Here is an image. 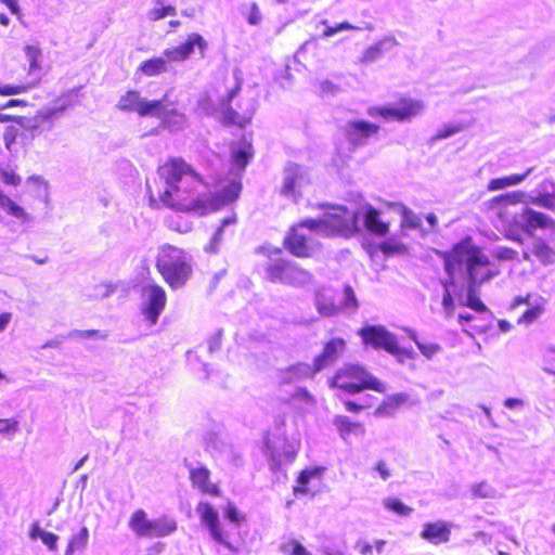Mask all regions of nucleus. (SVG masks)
Here are the masks:
<instances>
[{
  "label": "nucleus",
  "instance_id": "f3484780",
  "mask_svg": "<svg viewBox=\"0 0 555 555\" xmlns=\"http://www.w3.org/2000/svg\"><path fill=\"white\" fill-rule=\"evenodd\" d=\"M197 513L199 519L205 524L209 530L211 538L219 544L224 545L231 551H236V547L232 545L229 533L220 522L218 513L215 511L212 505L208 502H199L197 505Z\"/></svg>",
  "mask_w": 555,
  "mask_h": 555
},
{
  "label": "nucleus",
  "instance_id": "393cba45",
  "mask_svg": "<svg viewBox=\"0 0 555 555\" xmlns=\"http://www.w3.org/2000/svg\"><path fill=\"white\" fill-rule=\"evenodd\" d=\"M230 152L233 165L241 171H244L254 157L251 134L243 135L240 143H233Z\"/></svg>",
  "mask_w": 555,
  "mask_h": 555
},
{
  "label": "nucleus",
  "instance_id": "603ef678",
  "mask_svg": "<svg viewBox=\"0 0 555 555\" xmlns=\"http://www.w3.org/2000/svg\"><path fill=\"white\" fill-rule=\"evenodd\" d=\"M25 53H26L27 60L29 62L30 68H38L39 67V57L41 55L40 49L35 46H26Z\"/></svg>",
  "mask_w": 555,
  "mask_h": 555
},
{
  "label": "nucleus",
  "instance_id": "c03bdc74",
  "mask_svg": "<svg viewBox=\"0 0 555 555\" xmlns=\"http://www.w3.org/2000/svg\"><path fill=\"white\" fill-rule=\"evenodd\" d=\"M465 126L463 124H448L443 125L441 128H439L436 133L434 134V140H442L449 137H452L462 130H464Z\"/></svg>",
  "mask_w": 555,
  "mask_h": 555
},
{
  "label": "nucleus",
  "instance_id": "864d4df0",
  "mask_svg": "<svg viewBox=\"0 0 555 555\" xmlns=\"http://www.w3.org/2000/svg\"><path fill=\"white\" fill-rule=\"evenodd\" d=\"M374 405L371 401H365L363 403H359L354 400H347L344 402L345 410L351 413H359L365 409H370Z\"/></svg>",
  "mask_w": 555,
  "mask_h": 555
},
{
  "label": "nucleus",
  "instance_id": "cd10ccee",
  "mask_svg": "<svg viewBox=\"0 0 555 555\" xmlns=\"http://www.w3.org/2000/svg\"><path fill=\"white\" fill-rule=\"evenodd\" d=\"M365 229L377 236H385L389 232V224L380 219V212L375 207L369 206L364 215Z\"/></svg>",
  "mask_w": 555,
  "mask_h": 555
},
{
  "label": "nucleus",
  "instance_id": "ddd939ff",
  "mask_svg": "<svg viewBox=\"0 0 555 555\" xmlns=\"http://www.w3.org/2000/svg\"><path fill=\"white\" fill-rule=\"evenodd\" d=\"M424 108L421 101L411 98H401L396 106H373L367 109L371 117H380L385 120L405 121L417 116Z\"/></svg>",
  "mask_w": 555,
  "mask_h": 555
},
{
  "label": "nucleus",
  "instance_id": "de8ad7c7",
  "mask_svg": "<svg viewBox=\"0 0 555 555\" xmlns=\"http://www.w3.org/2000/svg\"><path fill=\"white\" fill-rule=\"evenodd\" d=\"M472 494L477 499H487L493 495V490L487 482L482 481L473 486Z\"/></svg>",
  "mask_w": 555,
  "mask_h": 555
},
{
  "label": "nucleus",
  "instance_id": "338daca9",
  "mask_svg": "<svg viewBox=\"0 0 555 555\" xmlns=\"http://www.w3.org/2000/svg\"><path fill=\"white\" fill-rule=\"evenodd\" d=\"M260 20H261L260 11H259L257 4L253 3L250 5L249 13H248V22L251 25H256L260 22Z\"/></svg>",
  "mask_w": 555,
  "mask_h": 555
},
{
  "label": "nucleus",
  "instance_id": "bf43d9fd",
  "mask_svg": "<svg viewBox=\"0 0 555 555\" xmlns=\"http://www.w3.org/2000/svg\"><path fill=\"white\" fill-rule=\"evenodd\" d=\"M2 181L8 185H18L22 182V178L13 170L3 169L0 171Z\"/></svg>",
  "mask_w": 555,
  "mask_h": 555
},
{
  "label": "nucleus",
  "instance_id": "4c0bfd02",
  "mask_svg": "<svg viewBox=\"0 0 555 555\" xmlns=\"http://www.w3.org/2000/svg\"><path fill=\"white\" fill-rule=\"evenodd\" d=\"M527 173L511 175L506 177L495 178L489 181L488 190L496 191L507 186L519 184L526 178Z\"/></svg>",
  "mask_w": 555,
  "mask_h": 555
},
{
  "label": "nucleus",
  "instance_id": "c9c22d12",
  "mask_svg": "<svg viewBox=\"0 0 555 555\" xmlns=\"http://www.w3.org/2000/svg\"><path fill=\"white\" fill-rule=\"evenodd\" d=\"M0 207L5 209L9 215L12 217L20 219L22 221H27L29 219L28 214L25 209L13 202L4 192L0 189Z\"/></svg>",
  "mask_w": 555,
  "mask_h": 555
},
{
  "label": "nucleus",
  "instance_id": "f8f14e48",
  "mask_svg": "<svg viewBox=\"0 0 555 555\" xmlns=\"http://www.w3.org/2000/svg\"><path fill=\"white\" fill-rule=\"evenodd\" d=\"M520 219L521 222L511 224L509 233L506 234L507 238L517 243H522V240L518 234L519 231L533 235V232L537 229H555L554 219L546 214L537 211L532 208H524L520 214Z\"/></svg>",
  "mask_w": 555,
  "mask_h": 555
},
{
  "label": "nucleus",
  "instance_id": "9d476101",
  "mask_svg": "<svg viewBox=\"0 0 555 555\" xmlns=\"http://www.w3.org/2000/svg\"><path fill=\"white\" fill-rule=\"evenodd\" d=\"M338 293L332 289H321L315 295V307L320 314L332 317L339 311L348 308H358V300L353 288L345 285L343 289V298L338 299Z\"/></svg>",
  "mask_w": 555,
  "mask_h": 555
},
{
  "label": "nucleus",
  "instance_id": "b1692460",
  "mask_svg": "<svg viewBox=\"0 0 555 555\" xmlns=\"http://www.w3.org/2000/svg\"><path fill=\"white\" fill-rule=\"evenodd\" d=\"M452 525L450 522L438 520L428 521L423 525L421 538L431 544L448 543L451 539Z\"/></svg>",
  "mask_w": 555,
  "mask_h": 555
},
{
  "label": "nucleus",
  "instance_id": "a878e982",
  "mask_svg": "<svg viewBox=\"0 0 555 555\" xmlns=\"http://www.w3.org/2000/svg\"><path fill=\"white\" fill-rule=\"evenodd\" d=\"M531 257L535 258L543 264H548L555 260V250L548 245L546 241L537 238L534 240L530 249L524 253V258L526 260H530Z\"/></svg>",
  "mask_w": 555,
  "mask_h": 555
},
{
  "label": "nucleus",
  "instance_id": "e433bc0d",
  "mask_svg": "<svg viewBox=\"0 0 555 555\" xmlns=\"http://www.w3.org/2000/svg\"><path fill=\"white\" fill-rule=\"evenodd\" d=\"M139 70L149 77L159 75L167 70L166 60L160 56L151 57L140 64Z\"/></svg>",
  "mask_w": 555,
  "mask_h": 555
},
{
  "label": "nucleus",
  "instance_id": "4be33fe9",
  "mask_svg": "<svg viewBox=\"0 0 555 555\" xmlns=\"http://www.w3.org/2000/svg\"><path fill=\"white\" fill-rule=\"evenodd\" d=\"M176 102L168 100V94L165 93L158 100H145L141 106L140 117L155 116L159 118H168L178 116L179 113L176 108Z\"/></svg>",
  "mask_w": 555,
  "mask_h": 555
},
{
  "label": "nucleus",
  "instance_id": "7c9ffc66",
  "mask_svg": "<svg viewBox=\"0 0 555 555\" xmlns=\"http://www.w3.org/2000/svg\"><path fill=\"white\" fill-rule=\"evenodd\" d=\"M28 535L31 540L40 539L41 542L48 547L49 551L55 552L57 550L59 537L49 531H44L38 521H34L29 527Z\"/></svg>",
  "mask_w": 555,
  "mask_h": 555
},
{
  "label": "nucleus",
  "instance_id": "09e8293b",
  "mask_svg": "<svg viewBox=\"0 0 555 555\" xmlns=\"http://www.w3.org/2000/svg\"><path fill=\"white\" fill-rule=\"evenodd\" d=\"M298 178H299V176L296 172H292L284 178L282 193L285 196L293 195L295 193V188H296Z\"/></svg>",
  "mask_w": 555,
  "mask_h": 555
},
{
  "label": "nucleus",
  "instance_id": "a19ab883",
  "mask_svg": "<svg viewBox=\"0 0 555 555\" xmlns=\"http://www.w3.org/2000/svg\"><path fill=\"white\" fill-rule=\"evenodd\" d=\"M300 228V231L314 235L315 232L326 229L325 217L322 219H305L294 225Z\"/></svg>",
  "mask_w": 555,
  "mask_h": 555
},
{
  "label": "nucleus",
  "instance_id": "5701e85b",
  "mask_svg": "<svg viewBox=\"0 0 555 555\" xmlns=\"http://www.w3.org/2000/svg\"><path fill=\"white\" fill-rule=\"evenodd\" d=\"M189 478L193 488L203 494L220 496L219 486L210 481V470L205 466L192 467L189 470Z\"/></svg>",
  "mask_w": 555,
  "mask_h": 555
},
{
  "label": "nucleus",
  "instance_id": "c85d7f7f",
  "mask_svg": "<svg viewBox=\"0 0 555 555\" xmlns=\"http://www.w3.org/2000/svg\"><path fill=\"white\" fill-rule=\"evenodd\" d=\"M408 400V395L403 392L390 395L383 400L374 413L376 416H390L395 414Z\"/></svg>",
  "mask_w": 555,
  "mask_h": 555
},
{
  "label": "nucleus",
  "instance_id": "20e7f679",
  "mask_svg": "<svg viewBox=\"0 0 555 555\" xmlns=\"http://www.w3.org/2000/svg\"><path fill=\"white\" fill-rule=\"evenodd\" d=\"M328 386L348 395H356L364 390H374L379 393L387 391L386 385L373 376L359 364L347 363L335 371L328 379Z\"/></svg>",
  "mask_w": 555,
  "mask_h": 555
},
{
  "label": "nucleus",
  "instance_id": "f704fd0d",
  "mask_svg": "<svg viewBox=\"0 0 555 555\" xmlns=\"http://www.w3.org/2000/svg\"><path fill=\"white\" fill-rule=\"evenodd\" d=\"M155 4L154 8L147 12V17L152 22L163 20L167 16H175L177 14L176 7L168 4L165 0H152Z\"/></svg>",
  "mask_w": 555,
  "mask_h": 555
},
{
  "label": "nucleus",
  "instance_id": "7ed1b4c3",
  "mask_svg": "<svg viewBox=\"0 0 555 555\" xmlns=\"http://www.w3.org/2000/svg\"><path fill=\"white\" fill-rule=\"evenodd\" d=\"M155 269L171 291L183 288L193 274L192 257L182 247L165 243L157 249Z\"/></svg>",
  "mask_w": 555,
  "mask_h": 555
},
{
  "label": "nucleus",
  "instance_id": "412c9836",
  "mask_svg": "<svg viewBox=\"0 0 555 555\" xmlns=\"http://www.w3.org/2000/svg\"><path fill=\"white\" fill-rule=\"evenodd\" d=\"M243 185L240 180L230 181L221 190L207 196L208 210H218L224 206H228L241 196Z\"/></svg>",
  "mask_w": 555,
  "mask_h": 555
},
{
  "label": "nucleus",
  "instance_id": "0e129e2a",
  "mask_svg": "<svg viewBox=\"0 0 555 555\" xmlns=\"http://www.w3.org/2000/svg\"><path fill=\"white\" fill-rule=\"evenodd\" d=\"M450 287L451 286H448V287L444 286V294H443V298H442V306L444 307V309L447 310V312L449 314H452L453 310H454V304H453V298H452V295H451V292H450Z\"/></svg>",
  "mask_w": 555,
  "mask_h": 555
},
{
  "label": "nucleus",
  "instance_id": "79ce46f5",
  "mask_svg": "<svg viewBox=\"0 0 555 555\" xmlns=\"http://www.w3.org/2000/svg\"><path fill=\"white\" fill-rule=\"evenodd\" d=\"M384 505L388 511H391L399 516H408L414 511L413 507L405 505L398 498H388L385 500Z\"/></svg>",
  "mask_w": 555,
  "mask_h": 555
},
{
  "label": "nucleus",
  "instance_id": "5fc2aeb1",
  "mask_svg": "<svg viewBox=\"0 0 555 555\" xmlns=\"http://www.w3.org/2000/svg\"><path fill=\"white\" fill-rule=\"evenodd\" d=\"M401 215L403 217L402 227L408 225L410 228H417L420 225V220L410 208L402 206Z\"/></svg>",
  "mask_w": 555,
  "mask_h": 555
},
{
  "label": "nucleus",
  "instance_id": "e2e57ef3",
  "mask_svg": "<svg viewBox=\"0 0 555 555\" xmlns=\"http://www.w3.org/2000/svg\"><path fill=\"white\" fill-rule=\"evenodd\" d=\"M292 399L300 400V401H305V402H313L314 401L313 396L309 392V390L307 388H304V387L296 389L292 395Z\"/></svg>",
  "mask_w": 555,
  "mask_h": 555
},
{
  "label": "nucleus",
  "instance_id": "37998d69",
  "mask_svg": "<svg viewBox=\"0 0 555 555\" xmlns=\"http://www.w3.org/2000/svg\"><path fill=\"white\" fill-rule=\"evenodd\" d=\"M284 555H312L299 541L291 539L281 545Z\"/></svg>",
  "mask_w": 555,
  "mask_h": 555
},
{
  "label": "nucleus",
  "instance_id": "9b49d317",
  "mask_svg": "<svg viewBox=\"0 0 555 555\" xmlns=\"http://www.w3.org/2000/svg\"><path fill=\"white\" fill-rule=\"evenodd\" d=\"M264 447L270 457L271 470L280 469L283 462L291 463L299 451V442L288 439L286 436L267 434Z\"/></svg>",
  "mask_w": 555,
  "mask_h": 555
},
{
  "label": "nucleus",
  "instance_id": "39448f33",
  "mask_svg": "<svg viewBox=\"0 0 555 555\" xmlns=\"http://www.w3.org/2000/svg\"><path fill=\"white\" fill-rule=\"evenodd\" d=\"M4 109L5 108L0 105V124L14 122L20 126L23 130L22 144L25 146L30 145L37 138L46 137V134L53 129V119L59 112L55 108L41 109L33 117H27L23 115H10L4 113Z\"/></svg>",
  "mask_w": 555,
  "mask_h": 555
},
{
  "label": "nucleus",
  "instance_id": "1a4fd4ad",
  "mask_svg": "<svg viewBox=\"0 0 555 555\" xmlns=\"http://www.w3.org/2000/svg\"><path fill=\"white\" fill-rule=\"evenodd\" d=\"M240 90L241 83H237L228 92L223 101V103H228L220 115V122L224 127L245 129L253 121L255 106L250 99L241 101L236 104V107L231 105L232 100L236 96Z\"/></svg>",
  "mask_w": 555,
  "mask_h": 555
},
{
  "label": "nucleus",
  "instance_id": "473e14b6",
  "mask_svg": "<svg viewBox=\"0 0 555 555\" xmlns=\"http://www.w3.org/2000/svg\"><path fill=\"white\" fill-rule=\"evenodd\" d=\"M340 436L346 440L351 435L364 434L365 429L362 423L352 422L347 416H337L334 421Z\"/></svg>",
  "mask_w": 555,
  "mask_h": 555
},
{
  "label": "nucleus",
  "instance_id": "69168bd1",
  "mask_svg": "<svg viewBox=\"0 0 555 555\" xmlns=\"http://www.w3.org/2000/svg\"><path fill=\"white\" fill-rule=\"evenodd\" d=\"M75 337L78 338H99L104 337V335H101L100 331L98 330H86V331H75L73 333Z\"/></svg>",
  "mask_w": 555,
  "mask_h": 555
},
{
  "label": "nucleus",
  "instance_id": "2f4dec72",
  "mask_svg": "<svg viewBox=\"0 0 555 555\" xmlns=\"http://www.w3.org/2000/svg\"><path fill=\"white\" fill-rule=\"evenodd\" d=\"M195 47L199 50L202 56H204L208 43L202 35L192 33L188 36L186 40L179 46L184 60L189 59Z\"/></svg>",
  "mask_w": 555,
  "mask_h": 555
},
{
  "label": "nucleus",
  "instance_id": "774afa93",
  "mask_svg": "<svg viewBox=\"0 0 555 555\" xmlns=\"http://www.w3.org/2000/svg\"><path fill=\"white\" fill-rule=\"evenodd\" d=\"M375 469L378 472L383 479H387L390 476V472L384 461H378L375 465Z\"/></svg>",
  "mask_w": 555,
  "mask_h": 555
},
{
  "label": "nucleus",
  "instance_id": "aec40b11",
  "mask_svg": "<svg viewBox=\"0 0 555 555\" xmlns=\"http://www.w3.org/2000/svg\"><path fill=\"white\" fill-rule=\"evenodd\" d=\"M325 224L326 229L347 235L357 227V215L346 207H338L325 215Z\"/></svg>",
  "mask_w": 555,
  "mask_h": 555
},
{
  "label": "nucleus",
  "instance_id": "8fccbe9b",
  "mask_svg": "<svg viewBox=\"0 0 555 555\" xmlns=\"http://www.w3.org/2000/svg\"><path fill=\"white\" fill-rule=\"evenodd\" d=\"M518 253L511 247H500L494 254L493 258L499 261H513L516 260Z\"/></svg>",
  "mask_w": 555,
  "mask_h": 555
},
{
  "label": "nucleus",
  "instance_id": "3c124183",
  "mask_svg": "<svg viewBox=\"0 0 555 555\" xmlns=\"http://www.w3.org/2000/svg\"><path fill=\"white\" fill-rule=\"evenodd\" d=\"M20 429L15 418H0V435L15 434Z\"/></svg>",
  "mask_w": 555,
  "mask_h": 555
},
{
  "label": "nucleus",
  "instance_id": "052dcab7",
  "mask_svg": "<svg viewBox=\"0 0 555 555\" xmlns=\"http://www.w3.org/2000/svg\"><path fill=\"white\" fill-rule=\"evenodd\" d=\"M164 59L166 60V63L167 62H181V61H185L183 55H182V53H181V50H180L179 46L166 49L164 51Z\"/></svg>",
  "mask_w": 555,
  "mask_h": 555
},
{
  "label": "nucleus",
  "instance_id": "bb28decb",
  "mask_svg": "<svg viewBox=\"0 0 555 555\" xmlns=\"http://www.w3.org/2000/svg\"><path fill=\"white\" fill-rule=\"evenodd\" d=\"M324 472L323 467H307L302 469L297 477L296 485L293 487L295 496L307 495L312 493L308 485L313 479H320Z\"/></svg>",
  "mask_w": 555,
  "mask_h": 555
},
{
  "label": "nucleus",
  "instance_id": "4d7b16f0",
  "mask_svg": "<svg viewBox=\"0 0 555 555\" xmlns=\"http://www.w3.org/2000/svg\"><path fill=\"white\" fill-rule=\"evenodd\" d=\"M421 352L428 359L433 358L439 350L440 346L434 343H420L415 340Z\"/></svg>",
  "mask_w": 555,
  "mask_h": 555
},
{
  "label": "nucleus",
  "instance_id": "6e6d98bb",
  "mask_svg": "<svg viewBox=\"0 0 555 555\" xmlns=\"http://www.w3.org/2000/svg\"><path fill=\"white\" fill-rule=\"evenodd\" d=\"M237 218L235 215H232L230 217H227L224 218L220 225L218 227V229L216 230L214 236H212V243L214 244H218L221 240H222V235H223V229L224 227L229 225V224H234L236 222Z\"/></svg>",
  "mask_w": 555,
  "mask_h": 555
},
{
  "label": "nucleus",
  "instance_id": "0eeeda50",
  "mask_svg": "<svg viewBox=\"0 0 555 555\" xmlns=\"http://www.w3.org/2000/svg\"><path fill=\"white\" fill-rule=\"evenodd\" d=\"M358 334L364 345L372 346L374 349H384L395 356L400 362L415 358V352L412 349L400 347L396 335L387 331L384 326H364Z\"/></svg>",
  "mask_w": 555,
  "mask_h": 555
},
{
  "label": "nucleus",
  "instance_id": "13d9d810",
  "mask_svg": "<svg viewBox=\"0 0 555 555\" xmlns=\"http://www.w3.org/2000/svg\"><path fill=\"white\" fill-rule=\"evenodd\" d=\"M356 28L357 27L352 26L348 22H341L335 26H326L325 29L323 30V36L332 37L335 34H337L338 31L350 30V29H356Z\"/></svg>",
  "mask_w": 555,
  "mask_h": 555
},
{
  "label": "nucleus",
  "instance_id": "f03ea898",
  "mask_svg": "<svg viewBox=\"0 0 555 555\" xmlns=\"http://www.w3.org/2000/svg\"><path fill=\"white\" fill-rule=\"evenodd\" d=\"M439 256L448 276L443 285L452 286L454 291L466 289L467 299L464 306L477 312H486L488 308L477 296V292L481 284L498 275L499 271L492 269L482 248L474 244L472 237L466 236L449 250L440 251Z\"/></svg>",
  "mask_w": 555,
  "mask_h": 555
},
{
  "label": "nucleus",
  "instance_id": "49530a36",
  "mask_svg": "<svg viewBox=\"0 0 555 555\" xmlns=\"http://www.w3.org/2000/svg\"><path fill=\"white\" fill-rule=\"evenodd\" d=\"M29 89L28 85L25 83H2L0 81V95H15L26 92Z\"/></svg>",
  "mask_w": 555,
  "mask_h": 555
},
{
  "label": "nucleus",
  "instance_id": "2eb2a0df",
  "mask_svg": "<svg viewBox=\"0 0 555 555\" xmlns=\"http://www.w3.org/2000/svg\"><path fill=\"white\" fill-rule=\"evenodd\" d=\"M522 198L524 194L521 192L504 193L489 199L486 203V209L502 222L506 223L507 233H509L511 224L517 222L511 208L521 203Z\"/></svg>",
  "mask_w": 555,
  "mask_h": 555
},
{
  "label": "nucleus",
  "instance_id": "a18cd8bd",
  "mask_svg": "<svg viewBox=\"0 0 555 555\" xmlns=\"http://www.w3.org/2000/svg\"><path fill=\"white\" fill-rule=\"evenodd\" d=\"M543 310L544 309L541 305H535V306L530 307L518 318V320H517L518 324L533 323L542 314Z\"/></svg>",
  "mask_w": 555,
  "mask_h": 555
},
{
  "label": "nucleus",
  "instance_id": "f257e3e1",
  "mask_svg": "<svg viewBox=\"0 0 555 555\" xmlns=\"http://www.w3.org/2000/svg\"><path fill=\"white\" fill-rule=\"evenodd\" d=\"M204 185V178L189 163L170 157L156 168L147 192L152 203L172 211L205 215L208 199Z\"/></svg>",
  "mask_w": 555,
  "mask_h": 555
},
{
  "label": "nucleus",
  "instance_id": "ea45409f",
  "mask_svg": "<svg viewBox=\"0 0 555 555\" xmlns=\"http://www.w3.org/2000/svg\"><path fill=\"white\" fill-rule=\"evenodd\" d=\"M22 132H23L22 128L20 126H17L16 124L4 128L3 134H2V140H3L4 147L8 151L13 150L18 138L22 140Z\"/></svg>",
  "mask_w": 555,
  "mask_h": 555
},
{
  "label": "nucleus",
  "instance_id": "4468645a",
  "mask_svg": "<svg viewBox=\"0 0 555 555\" xmlns=\"http://www.w3.org/2000/svg\"><path fill=\"white\" fill-rule=\"evenodd\" d=\"M141 295V313L150 325H155L167 306V293L159 284L151 283L142 287Z\"/></svg>",
  "mask_w": 555,
  "mask_h": 555
},
{
  "label": "nucleus",
  "instance_id": "423d86ee",
  "mask_svg": "<svg viewBox=\"0 0 555 555\" xmlns=\"http://www.w3.org/2000/svg\"><path fill=\"white\" fill-rule=\"evenodd\" d=\"M266 255L269 262L264 267V278L269 282L297 285L308 275L299 266L283 257L280 248L269 249Z\"/></svg>",
  "mask_w": 555,
  "mask_h": 555
},
{
  "label": "nucleus",
  "instance_id": "dca6fc26",
  "mask_svg": "<svg viewBox=\"0 0 555 555\" xmlns=\"http://www.w3.org/2000/svg\"><path fill=\"white\" fill-rule=\"evenodd\" d=\"M283 246L297 258H309L319 243L314 235L292 227L283 240Z\"/></svg>",
  "mask_w": 555,
  "mask_h": 555
},
{
  "label": "nucleus",
  "instance_id": "6ab92c4d",
  "mask_svg": "<svg viewBox=\"0 0 555 555\" xmlns=\"http://www.w3.org/2000/svg\"><path fill=\"white\" fill-rule=\"evenodd\" d=\"M379 126L366 120H350L344 127L346 140L354 147L367 143L369 139L379 132Z\"/></svg>",
  "mask_w": 555,
  "mask_h": 555
},
{
  "label": "nucleus",
  "instance_id": "c756f323",
  "mask_svg": "<svg viewBox=\"0 0 555 555\" xmlns=\"http://www.w3.org/2000/svg\"><path fill=\"white\" fill-rule=\"evenodd\" d=\"M144 99L137 90H128L118 100L117 107L122 112H135L140 116Z\"/></svg>",
  "mask_w": 555,
  "mask_h": 555
},
{
  "label": "nucleus",
  "instance_id": "58836bf2",
  "mask_svg": "<svg viewBox=\"0 0 555 555\" xmlns=\"http://www.w3.org/2000/svg\"><path fill=\"white\" fill-rule=\"evenodd\" d=\"M378 249L385 256H392V255H396V254H405L408 251L406 245L404 243L400 242L399 240L393 238V237L379 243Z\"/></svg>",
  "mask_w": 555,
  "mask_h": 555
},
{
  "label": "nucleus",
  "instance_id": "72a5a7b5",
  "mask_svg": "<svg viewBox=\"0 0 555 555\" xmlns=\"http://www.w3.org/2000/svg\"><path fill=\"white\" fill-rule=\"evenodd\" d=\"M88 540L89 530L87 527H82L78 533L68 540L64 555H75L76 553L83 551L87 547Z\"/></svg>",
  "mask_w": 555,
  "mask_h": 555
},
{
  "label": "nucleus",
  "instance_id": "680f3d73",
  "mask_svg": "<svg viewBox=\"0 0 555 555\" xmlns=\"http://www.w3.org/2000/svg\"><path fill=\"white\" fill-rule=\"evenodd\" d=\"M227 517L235 524H241L245 520V516L237 511V508L234 505H228L227 506Z\"/></svg>",
  "mask_w": 555,
  "mask_h": 555
},
{
  "label": "nucleus",
  "instance_id": "6e6552de",
  "mask_svg": "<svg viewBox=\"0 0 555 555\" xmlns=\"http://www.w3.org/2000/svg\"><path fill=\"white\" fill-rule=\"evenodd\" d=\"M128 527L139 538H164L173 533L178 525L176 520L165 515L149 519L146 512L138 508L130 515Z\"/></svg>",
  "mask_w": 555,
  "mask_h": 555
},
{
  "label": "nucleus",
  "instance_id": "a211bd4d",
  "mask_svg": "<svg viewBox=\"0 0 555 555\" xmlns=\"http://www.w3.org/2000/svg\"><path fill=\"white\" fill-rule=\"evenodd\" d=\"M347 349V341L341 337H333L324 343L322 351L314 357L311 372H321L337 362Z\"/></svg>",
  "mask_w": 555,
  "mask_h": 555
}]
</instances>
